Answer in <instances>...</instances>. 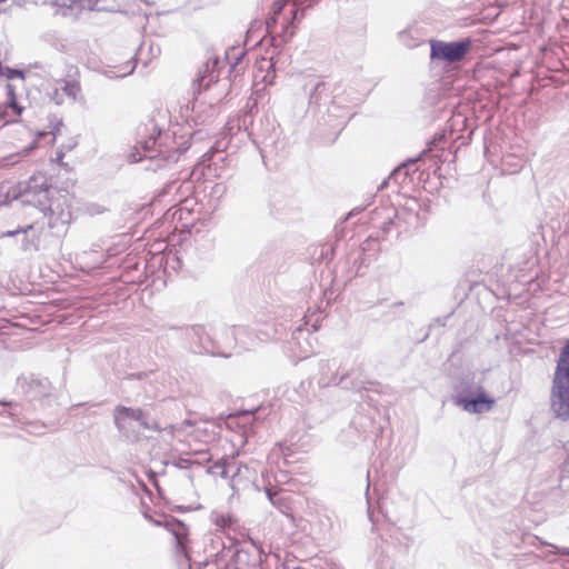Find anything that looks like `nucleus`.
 Wrapping results in <instances>:
<instances>
[{
    "label": "nucleus",
    "instance_id": "1",
    "mask_svg": "<svg viewBox=\"0 0 569 569\" xmlns=\"http://www.w3.org/2000/svg\"><path fill=\"white\" fill-rule=\"evenodd\" d=\"M32 183V202L28 208L31 210L30 216H40L42 219L49 218L50 228L64 226L71 220L70 198L64 191L56 188H38Z\"/></svg>",
    "mask_w": 569,
    "mask_h": 569
},
{
    "label": "nucleus",
    "instance_id": "2",
    "mask_svg": "<svg viewBox=\"0 0 569 569\" xmlns=\"http://www.w3.org/2000/svg\"><path fill=\"white\" fill-rule=\"evenodd\" d=\"M158 433L153 455L163 460L174 455L187 453L191 447L190 439L201 442L209 441L207 428L204 426L193 427L189 420L160 429Z\"/></svg>",
    "mask_w": 569,
    "mask_h": 569
},
{
    "label": "nucleus",
    "instance_id": "3",
    "mask_svg": "<svg viewBox=\"0 0 569 569\" xmlns=\"http://www.w3.org/2000/svg\"><path fill=\"white\" fill-rule=\"evenodd\" d=\"M551 409L557 417L569 418V342L562 348L553 373Z\"/></svg>",
    "mask_w": 569,
    "mask_h": 569
},
{
    "label": "nucleus",
    "instance_id": "4",
    "mask_svg": "<svg viewBox=\"0 0 569 569\" xmlns=\"http://www.w3.org/2000/svg\"><path fill=\"white\" fill-rule=\"evenodd\" d=\"M452 401L455 406L471 415L489 412L496 406V399L488 395L481 385L461 383Z\"/></svg>",
    "mask_w": 569,
    "mask_h": 569
},
{
    "label": "nucleus",
    "instance_id": "5",
    "mask_svg": "<svg viewBox=\"0 0 569 569\" xmlns=\"http://www.w3.org/2000/svg\"><path fill=\"white\" fill-rule=\"evenodd\" d=\"M306 0H278L272 6V16L267 20V29L270 32L274 31L278 23H281L283 40H289L293 33L295 28L292 22L297 17V7L302 6Z\"/></svg>",
    "mask_w": 569,
    "mask_h": 569
},
{
    "label": "nucleus",
    "instance_id": "6",
    "mask_svg": "<svg viewBox=\"0 0 569 569\" xmlns=\"http://www.w3.org/2000/svg\"><path fill=\"white\" fill-rule=\"evenodd\" d=\"M114 422L123 435L140 431L141 429H154L157 425L138 408L117 407L114 410Z\"/></svg>",
    "mask_w": 569,
    "mask_h": 569
},
{
    "label": "nucleus",
    "instance_id": "7",
    "mask_svg": "<svg viewBox=\"0 0 569 569\" xmlns=\"http://www.w3.org/2000/svg\"><path fill=\"white\" fill-rule=\"evenodd\" d=\"M471 48V40L446 42L441 40L430 41V59L445 63L461 61Z\"/></svg>",
    "mask_w": 569,
    "mask_h": 569
},
{
    "label": "nucleus",
    "instance_id": "8",
    "mask_svg": "<svg viewBox=\"0 0 569 569\" xmlns=\"http://www.w3.org/2000/svg\"><path fill=\"white\" fill-rule=\"evenodd\" d=\"M33 182H36V179H31L28 183L2 184L0 187V207L7 206L12 201H18L19 208H17V210L19 214L24 213L29 210L28 206L32 202Z\"/></svg>",
    "mask_w": 569,
    "mask_h": 569
},
{
    "label": "nucleus",
    "instance_id": "9",
    "mask_svg": "<svg viewBox=\"0 0 569 569\" xmlns=\"http://www.w3.org/2000/svg\"><path fill=\"white\" fill-rule=\"evenodd\" d=\"M46 93L56 104L74 102L81 94L80 83L74 79H56L48 82Z\"/></svg>",
    "mask_w": 569,
    "mask_h": 569
},
{
    "label": "nucleus",
    "instance_id": "10",
    "mask_svg": "<svg viewBox=\"0 0 569 569\" xmlns=\"http://www.w3.org/2000/svg\"><path fill=\"white\" fill-rule=\"evenodd\" d=\"M163 527L173 537V540L176 543L177 556L184 558L186 561H189V553H188L189 529L187 528V526L184 523H182L181 521L171 519V520H167L163 523Z\"/></svg>",
    "mask_w": 569,
    "mask_h": 569
},
{
    "label": "nucleus",
    "instance_id": "11",
    "mask_svg": "<svg viewBox=\"0 0 569 569\" xmlns=\"http://www.w3.org/2000/svg\"><path fill=\"white\" fill-rule=\"evenodd\" d=\"M6 93L7 100L3 106H0V128L10 122H14L23 110L16 99L14 90L11 84L6 86Z\"/></svg>",
    "mask_w": 569,
    "mask_h": 569
},
{
    "label": "nucleus",
    "instance_id": "12",
    "mask_svg": "<svg viewBox=\"0 0 569 569\" xmlns=\"http://www.w3.org/2000/svg\"><path fill=\"white\" fill-rule=\"evenodd\" d=\"M31 210H27L24 213L21 214L23 219L27 221L26 223H33L34 229L29 233V236H24L22 248L23 250H38L41 234L43 232V222H40V219H42L40 216H30Z\"/></svg>",
    "mask_w": 569,
    "mask_h": 569
},
{
    "label": "nucleus",
    "instance_id": "13",
    "mask_svg": "<svg viewBox=\"0 0 569 569\" xmlns=\"http://www.w3.org/2000/svg\"><path fill=\"white\" fill-rule=\"evenodd\" d=\"M161 139V131L152 123L150 128V136L147 140L143 142H140L141 149L144 151L143 154H140L139 158H136L134 154H132V162H138L142 160V158H153L156 156V152L162 153L163 151L161 149H157V147L160 148V143H158V140Z\"/></svg>",
    "mask_w": 569,
    "mask_h": 569
},
{
    "label": "nucleus",
    "instance_id": "14",
    "mask_svg": "<svg viewBox=\"0 0 569 569\" xmlns=\"http://www.w3.org/2000/svg\"><path fill=\"white\" fill-rule=\"evenodd\" d=\"M212 472L219 473L222 478H228L231 475L233 479L237 477H243L248 480L251 479L249 467L247 465L237 466V462L233 460L222 463H216L212 467Z\"/></svg>",
    "mask_w": 569,
    "mask_h": 569
},
{
    "label": "nucleus",
    "instance_id": "15",
    "mask_svg": "<svg viewBox=\"0 0 569 569\" xmlns=\"http://www.w3.org/2000/svg\"><path fill=\"white\" fill-rule=\"evenodd\" d=\"M210 519L219 530L226 533L233 530L236 526V519L230 513L213 511L210 515Z\"/></svg>",
    "mask_w": 569,
    "mask_h": 569
},
{
    "label": "nucleus",
    "instance_id": "16",
    "mask_svg": "<svg viewBox=\"0 0 569 569\" xmlns=\"http://www.w3.org/2000/svg\"><path fill=\"white\" fill-rule=\"evenodd\" d=\"M0 416L3 418L2 421H0V425L3 426H13L18 422H20V418L17 413V406H13L11 403H0Z\"/></svg>",
    "mask_w": 569,
    "mask_h": 569
},
{
    "label": "nucleus",
    "instance_id": "17",
    "mask_svg": "<svg viewBox=\"0 0 569 569\" xmlns=\"http://www.w3.org/2000/svg\"><path fill=\"white\" fill-rule=\"evenodd\" d=\"M72 0H38V6L49 7L56 14H67L72 6Z\"/></svg>",
    "mask_w": 569,
    "mask_h": 569
},
{
    "label": "nucleus",
    "instance_id": "18",
    "mask_svg": "<svg viewBox=\"0 0 569 569\" xmlns=\"http://www.w3.org/2000/svg\"><path fill=\"white\" fill-rule=\"evenodd\" d=\"M136 69V62L130 60L127 61L123 66L114 67L112 69H109L104 72V74L109 79H118V78H124L129 74H131Z\"/></svg>",
    "mask_w": 569,
    "mask_h": 569
},
{
    "label": "nucleus",
    "instance_id": "19",
    "mask_svg": "<svg viewBox=\"0 0 569 569\" xmlns=\"http://www.w3.org/2000/svg\"><path fill=\"white\" fill-rule=\"evenodd\" d=\"M258 72H262L266 70V73L261 76V81L266 84H272L274 80V69L273 63L270 59H261V61L258 63Z\"/></svg>",
    "mask_w": 569,
    "mask_h": 569
},
{
    "label": "nucleus",
    "instance_id": "20",
    "mask_svg": "<svg viewBox=\"0 0 569 569\" xmlns=\"http://www.w3.org/2000/svg\"><path fill=\"white\" fill-rule=\"evenodd\" d=\"M70 10H102V0H72Z\"/></svg>",
    "mask_w": 569,
    "mask_h": 569
},
{
    "label": "nucleus",
    "instance_id": "21",
    "mask_svg": "<svg viewBox=\"0 0 569 569\" xmlns=\"http://www.w3.org/2000/svg\"><path fill=\"white\" fill-rule=\"evenodd\" d=\"M36 141L30 143L28 147L23 148L21 151L10 154L8 157H4L0 160L1 166H11L14 163H18L23 157L28 156L29 152L34 148Z\"/></svg>",
    "mask_w": 569,
    "mask_h": 569
},
{
    "label": "nucleus",
    "instance_id": "22",
    "mask_svg": "<svg viewBox=\"0 0 569 569\" xmlns=\"http://www.w3.org/2000/svg\"><path fill=\"white\" fill-rule=\"evenodd\" d=\"M34 229V224L33 223H26L21 227H19L18 229L16 230H9V231H6L2 233V237H14L19 233H23L24 236H29V233Z\"/></svg>",
    "mask_w": 569,
    "mask_h": 569
},
{
    "label": "nucleus",
    "instance_id": "23",
    "mask_svg": "<svg viewBox=\"0 0 569 569\" xmlns=\"http://www.w3.org/2000/svg\"><path fill=\"white\" fill-rule=\"evenodd\" d=\"M302 80H305V83H303V88L305 90L307 89L308 86H310V93L312 94V92L318 88L319 86V81L317 78H315L313 76H308V77H305L302 78Z\"/></svg>",
    "mask_w": 569,
    "mask_h": 569
},
{
    "label": "nucleus",
    "instance_id": "24",
    "mask_svg": "<svg viewBox=\"0 0 569 569\" xmlns=\"http://www.w3.org/2000/svg\"><path fill=\"white\" fill-rule=\"evenodd\" d=\"M11 4L19 6V0H0V12L6 11Z\"/></svg>",
    "mask_w": 569,
    "mask_h": 569
},
{
    "label": "nucleus",
    "instance_id": "25",
    "mask_svg": "<svg viewBox=\"0 0 569 569\" xmlns=\"http://www.w3.org/2000/svg\"><path fill=\"white\" fill-rule=\"evenodd\" d=\"M549 546L552 548L550 553H558V555L569 556V548H560V547H557V546H553V545H549Z\"/></svg>",
    "mask_w": 569,
    "mask_h": 569
},
{
    "label": "nucleus",
    "instance_id": "26",
    "mask_svg": "<svg viewBox=\"0 0 569 569\" xmlns=\"http://www.w3.org/2000/svg\"><path fill=\"white\" fill-rule=\"evenodd\" d=\"M27 4L38 6V0H19V6H27Z\"/></svg>",
    "mask_w": 569,
    "mask_h": 569
},
{
    "label": "nucleus",
    "instance_id": "27",
    "mask_svg": "<svg viewBox=\"0 0 569 569\" xmlns=\"http://www.w3.org/2000/svg\"><path fill=\"white\" fill-rule=\"evenodd\" d=\"M311 353V350L303 349L300 353V358H307Z\"/></svg>",
    "mask_w": 569,
    "mask_h": 569
},
{
    "label": "nucleus",
    "instance_id": "28",
    "mask_svg": "<svg viewBox=\"0 0 569 569\" xmlns=\"http://www.w3.org/2000/svg\"><path fill=\"white\" fill-rule=\"evenodd\" d=\"M303 336V331L302 330H299L298 332V337H296L297 340H300Z\"/></svg>",
    "mask_w": 569,
    "mask_h": 569
},
{
    "label": "nucleus",
    "instance_id": "29",
    "mask_svg": "<svg viewBox=\"0 0 569 569\" xmlns=\"http://www.w3.org/2000/svg\"><path fill=\"white\" fill-rule=\"evenodd\" d=\"M214 0H201V4H208V3H211L213 2Z\"/></svg>",
    "mask_w": 569,
    "mask_h": 569
},
{
    "label": "nucleus",
    "instance_id": "30",
    "mask_svg": "<svg viewBox=\"0 0 569 569\" xmlns=\"http://www.w3.org/2000/svg\"><path fill=\"white\" fill-rule=\"evenodd\" d=\"M569 562L562 565V568H568Z\"/></svg>",
    "mask_w": 569,
    "mask_h": 569
},
{
    "label": "nucleus",
    "instance_id": "31",
    "mask_svg": "<svg viewBox=\"0 0 569 569\" xmlns=\"http://www.w3.org/2000/svg\"><path fill=\"white\" fill-rule=\"evenodd\" d=\"M188 569H193L190 565H188Z\"/></svg>",
    "mask_w": 569,
    "mask_h": 569
}]
</instances>
